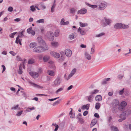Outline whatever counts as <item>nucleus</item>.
<instances>
[{
  "label": "nucleus",
  "mask_w": 131,
  "mask_h": 131,
  "mask_svg": "<svg viewBox=\"0 0 131 131\" xmlns=\"http://www.w3.org/2000/svg\"><path fill=\"white\" fill-rule=\"evenodd\" d=\"M48 49V46H46V47H44L38 46L34 48L33 51L37 53H40L45 50H47Z\"/></svg>",
  "instance_id": "nucleus-1"
},
{
  "label": "nucleus",
  "mask_w": 131,
  "mask_h": 131,
  "mask_svg": "<svg viewBox=\"0 0 131 131\" xmlns=\"http://www.w3.org/2000/svg\"><path fill=\"white\" fill-rule=\"evenodd\" d=\"M99 9L101 10H104L107 6V3L102 1H99L97 3Z\"/></svg>",
  "instance_id": "nucleus-2"
},
{
  "label": "nucleus",
  "mask_w": 131,
  "mask_h": 131,
  "mask_svg": "<svg viewBox=\"0 0 131 131\" xmlns=\"http://www.w3.org/2000/svg\"><path fill=\"white\" fill-rule=\"evenodd\" d=\"M129 26L128 25L123 24L121 23L116 24L114 26V28L115 29H126L128 28Z\"/></svg>",
  "instance_id": "nucleus-3"
},
{
  "label": "nucleus",
  "mask_w": 131,
  "mask_h": 131,
  "mask_svg": "<svg viewBox=\"0 0 131 131\" xmlns=\"http://www.w3.org/2000/svg\"><path fill=\"white\" fill-rule=\"evenodd\" d=\"M104 19L105 23L104 21H102L101 25L103 27H105L107 25H110L112 22L111 19L107 18L105 17H104Z\"/></svg>",
  "instance_id": "nucleus-4"
},
{
  "label": "nucleus",
  "mask_w": 131,
  "mask_h": 131,
  "mask_svg": "<svg viewBox=\"0 0 131 131\" xmlns=\"http://www.w3.org/2000/svg\"><path fill=\"white\" fill-rule=\"evenodd\" d=\"M37 40L38 41L39 45L42 47H46L48 46L46 45L44 40L41 37H38L37 38Z\"/></svg>",
  "instance_id": "nucleus-5"
},
{
  "label": "nucleus",
  "mask_w": 131,
  "mask_h": 131,
  "mask_svg": "<svg viewBox=\"0 0 131 131\" xmlns=\"http://www.w3.org/2000/svg\"><path fill=\"white\" fill-rule=\"evenodd\" d=\"M61 81L62 80L60 77H58L53 82V84L52 86L54 87L58 86L60 85Z\"/></svg>",
  "instance_id": "nucleus-6"
},
{
  "label": "nucleus",
  "mask_w": 131,
  "mask_h": 131,
  "mask_svg": "<svg viewBox=\"0 0 131 131\" xmlns=\"http://www.w3.org/2000/svg\"><path fill=\"white\" fill-rule=\"evenodd\" d=\"M53 35V33L52 32H49L47 34V37L49 41H51L54 40V37Z\"/></svg>",
  "instance_id": "nucleus-7"
},
{
  "label": "nucleus",
  "mask_w": 131,
  "mask_h": 131,
  "mask_svg": "<svg viewBox=\"0 0 131 131\" xmlns=\"http://www.w3.org/2000/svg\"><path fill=\"white\" fill-rule=\"evenodd\" d=\"M29 73L31 76L35 79L37 78L39 76L38 74L36 72H30Z\"/></svg>",
  "instance_id": "nucleus-8"
},
{
  "label": "nucleus",
  "mask_w": 131,
  "mask_h": 131,
  "mask_svg": "<svg viewBox=\"0 0 131 131\" xmlns=\"http://www.w3.org/2000/svg\"><path fill=\"white\" fill-rule=\"evenodd\" d=\"M50 54L52 56L56 58H59L60 57V54L55 52L51 51Z\"/></svg>",
  "instance_id": "nucleus-9"
},
{
  "label": "nucleus",
  "mask_w": 131,
  "mask_h": 131,
  "mask_svg": "<svg viewBox=\"0 0 131 131\" xmlns=\"http://www.w3.org/2000/svg\"><path fill=\"white\" fill-rule=\"evenodd\" d=\"M72 54V51L70 49H67L65 50V54L68 57H70Z\"/></svg>",
  "instance_id": "nucleus-10"
},
{
  "label": "nucleus",
  "mask_w": 131,
  "mask_h": 131,
  "mask_svg": "<svg viewBox=\"0 0 131 131\" xmlns=\"http://www.w3.org/2000/svg\"><path fill=\"white\" fill-rule=\"evenodd\" d=\"M29 83L33 87L38 89H42L43 87L37 84L33 83L31 82H30Z\"/></svg>",
  "instance_id": "nucleus-11"
},
{
  "label": "nucleus",
  "mask_w": 131,
  "mask_h": 131,
  "mask_svg": "<svg viewBox=\"0 0 131 131\" xmlns=\"http://www.w3.org/2000/svg\"><path fill=\"white\" fill-rule=\"evenodd\" d=\"M76 71V69L75 68L73 69L71 71V73L70 74L68 77L67 80H68L73 75Z\"/></svg>",
  "instance_id": "nucleus-12"
},
{
  "label": "nucleus",
  "mask_w": 131,
  "mask_h": 131,
  "mask_svg": "<svg viewBox=\"0 0 131 131\" xmlns=\"http://www.w3.org/2000/svg\"><path fill=\"white\" fill-rule=\"evenodd\" d=\"M77 35V34L76 33L74 32L70 35L69 38L72 40L75 38Z\"/></svg>",
  "instance_id": "nucleus-13"
},
{
  "label": "nucleus",
  "mask_w": 131,
  "mask_h": 131,
  "mask_svg": "<svg viewBox=\"0 0 131 131\" xmlns=\"http://www.w3.org/2000/svg\"><path fill=\"white\" fill-rule=\"evenodd\" d=\"M19 38L20 36L19 35H18L16 38L15 43L17 44L19 43L20 45H21L22 43H21V41H22V39H19Z\"/></svg>",
  "instance_id": "nucleus-14"
},
{
  "label": "nucleus",
  "mask_w": 131,
  "mask_h": 131,
  "mask_svg": "<svg viewBox=\"0 0 131 131\" xmlns=\"http://www.w3.org/2000/svg\"><path fill=\"white\" fill-rule=\"evenodd\" d=\"M119 104V101L117 99H115L113 100L112 104L113 107H115V106L118 105Z\"/></svg>",
  "instance_id": "nucleus-15"
},
{
  "label": "nucleus",
  "mask_w": 131,
  "mask_h": 131,
  "mask_svg": "<svg viewBox=\"0 0 131 131\" xmlns=\"http://www.w3.org/2000/svg\"><path fill=\"white\" fill-rule=\"evenodd\" d=\"M85 58L88 60H90L91 58V56L87 52H85L84 53Z\"/></svg>",
  "instance_id": "nucleus-16"
},
{
  "label": "nucleus",
  "mask_w": 131,
  "mask_h": 131,
  "mask_svg": "<svg viewBox=\"0 0 131 131\" xmlns=\"http://www.w3.org/2000/svg\"><path fill=\"white\" fill-rule=\"evenodd\" d=\"M87 11L86 9L85 8H83L82 9H81L80 10H79L78 12V14H85Z\"/></svg>",
  "instance_id": "nucleus-17"
},
{
  "label": "nucleus",
  "mask_w": 131,
  "mask_h": 131,
  "mask_svg": "<svg viewBox=\"0 0 131 131\" xmlns=\"http://www.w3.org/2000/svg\"><path fill=\"white\" fill-rule=\"evenodd\" d=\"M85 4L87 5L93 9L96 8L98 7V6L97 5H92L87 2H85Z\"/></svg>",
  "instance_id": "nucleus-18"
},
{
  "label": "nucleus",
  "mask_w": 131,
  "mask_h": 131,
  "mask_svg": "<svg viewBox=\"0 0 131 131\" xmlns=\"http://www.w3.org/2000/svg\"><path fill=\"white\" fill-rule=\"evenodd\" d=\"M102 97L100 95H98L96 96L95 97V100L97 101H100L102 100Z\"/></svg>",
  "instance_id": "nucleus-19"
},
{
  "label": "nucleus",
  "mask_w": 131,
  "mask_h": 131,
  "mask_svg": "<svg viewBox=\"0 0 131 131\" xmlns=\"http://www.w3.org/2000/svg\"><path fill=\"white\" fill-rule=\"evenodd\" d=\"M89 107L90 104H87L85 105H83L81 107V109L83 110L86 109L88 110L89 109Z\"/></svg>",
  "instance_id": "nucleus-20"
},
{
  "label": "nucleus",
  "mask_w": 131,
  "mask_h": 131,
  "mask_svg": "<svg viewBox=\"0 0 131 131\" xmlns=\"http://www.w3.org/2000/svg\"><path fill=\"white\" fill-rule=\"evenodd\" d=\"M124 111L125 112V113H126V114L127 115L131 114V110L130 109H125Z\"/></svg>",
  "instance_id": "nucleus-21"
},
{
  "label": "nucleus",
  "mask_w": 131,
  "mask_h": 131,
  "mask_svg": "<svg viewBox=\"0 0 131 131\" xmlns=\"http://www.w3.org/2000/svg\"><path fill=\"white\" fill-rule=\"evenodd\" d=\"M50 59L48 55L45 56L43 58V61L44 62L48 61Z\"/></svg>",
  "instance_id": "nucleus-22"
},
{
  "label": "nucleus",
  "mask_w": 131,
  "mask_h": 131,
  "mask_svg": "<svg viewBox=\"0 0 131 131\" xmlns=\"http://www.w3.org/2000/svg\"><path fill=\"white\" fill-rule=\"evenodd\" d=\"M78 32H80L81 34L82 35H84L85 34L84 31L83 30H82L79 27L78 30Z\"/></svg>",
  "instance_id": "nucleus-23"
},
{
  "label": "nucleus",
  "mask_w": 131,
  "mask_h": 131,
  "mask_svg": "<svg viewBox=\"0 0 131 131\" xmlns=\"http://www.w3.org/2000/svg\"><path fill=\"white\" fill-rule=\"evenodd\" d=\"M87 97H88V101L91 102L92 101V100L93 98V96L92 94H91V95Z\"/></svg>",
  "instance_id": "nucleus-24"
},
{
  "label": "nucleus",
  "mask_w": 131,
  "mask_h": 131,
  "mask_svg": "<svg viewBox=\"0 0 131 131\" xmlns=\"http://www.w3.org/2000/svg\"><path fill=\"white\" fill-rule=\"evenodd\" d=\"M126 113L123 112L119 116V117L121 118L124 119L123 118H125V119H126Z\"/></svg>",
  "instance_id": "nucleus-25"
},
{
  "label": "nucleus",
  "mask_w": 131,
  "mask_h": 131,
  "mask_svg": "<svg viewBox=\"0 0 131 131\" xmlns=\"http://www.w3.org/2000/svg\"><path fill=\"white\" fill-rule=\"evenodd\" d=\"M47 73L50 76H53L54 75V72L52 70H48Z\"/></svg>",
  "instance_id": "nucleus-26"
},
{
  "label": "nucleus",
  "mask_w": 131,
  "mask_h": 131,
  "mask_svg": "<svg viewBox=\"0 0 131 131\" xmlns=\"http://www.w3.org/2000/svg\"><path fill=\"white\" fill-rule=\"evenodd\" d=\"M80 26L81 27L87 26H88V24L87 23H83L81 22H79Z\"/></svg>",
  "instance_id": "nucleus-27"
},
{
  "label": "nucleus",
  "mask_w": 131,
  "mask_h": 131,
  "mask_svg": "<svg viewBox=\"0 0 131 131\" xmlns=\"http://www.w3.org/2000/svg\"><path fill=\"white\" fill-rule=\"evenodd\" d=\"M127 103L125 101L122 102L121 104V106L123 107H125Z\"/></svg>",
  "instance_id": "nucleus-28"
},
{
  "label": "nucleus",
  "mask_w": 131,
  "mask_h": 131,
  "mask_svg": "<svg viewBox=\"0 0 131 131\" xmlns=\"http://www.w3.org/2000/svg\"><path fill=\"white\" fill-rule=\"evenodd\" d=\"M28 63L29 64H33L35 63V61L32 59H29Z\"/></svg>",
  "instance_id": "nucleus-29"
},
{
  "label": "nucleus",
  "mask_w": 131,
  "mask_h": 131,
  "mask_svg": "<svg viewBox=\"0 0 131 131\" xmlns=\"http://www.w3.org/2000/svg\"><path fill=\"white\" fill-rule=\"evenodd\" d=\"M60 31L59 30H56L54 32L55 36V37H57L58 36L59 34Z\"/></svg>",
  "instance_id": "nucleus-30"
},
{
  "label": "nucleus",
  "mask_w": 131,
  "mask_h": 131,
  "mask_svg": "<svg viewBox=\"0 0 131 131\" xmlns=\"http://www.w3.org/2000/svg\"><path fill=\"white\" fill-rule=\"evenodd\" d=\"M97 122L96 119H93L92 121L91 125L93 126L95 125Z\"/></svg>",
  "instance_id": "nucleus-31"
},
{
  "label": "nucleus",
  "mask_w": 131,
  "mask_h": 131,
  "mask_svg": "<svg viewBox=\"0 0 131 131\" xmlns=\"http://www.w3.org/2000/svg\"><path fill=\"white\" fill-rule=\"evenodd\" d=\"M56 6V4L55 3H54L53 5L52 6V7L51 9V12L53 13L54 12V8Z\"/></svg>",
  "instance_id": "nucleus-32"
},
{
  "label": "nucleus",
  "mask_w": 131,
  "mask_h": 131,
  "mask_svg": "<svg viewBox=\"0 0 131 131\" xmlns=\"http://www.w3.org/2000/svg\"><path fill=\"white\" fill-rule=\"evenodd\" d=\"M99 92V90H98L95 89L94 90L93 92H91L90 94H95L96 93H98Z\"/></svg>",
  "instance_id": "nucleus-33"
},
{
  "label": "nucleus",
  "mask_w": 131,
  "mask_h": 131,
  "mask_svg": "<svg viewBox=\"0 0 131 131\" xmlns=\"http://www.w3.org/2000/svg\"><path fill=\"white\" fill-rule=\"evenodd\" d=\"M45 21L43 19H39L36 21V22L38 23H44Z\"/></svg>",
  "instance_id": "nucleus-34"
},
{
  "label": "nucleus",
  "mask_w": 131,
  "mask_h": 131,
  "mask_svg": "<svg viewBox=\"0 0 131 131\" xmlns=\"http://www.w3.org/2000/svg\"><path fill=\"white\" fill-rule=\"evenodd\" d=\"M25 31L24 30H22L21 32L18 33L19 34V35L20 36V37L22 38L24 36L23 33Z\"/></svg>",
  "instance_id": "nucleus-35"
},
{
  "label": "nucleus",
  "mask_w": 131,
  "mask_h": 131,
  "mask_svg": "<svg viewBox=\"0 0 131 131\" xmlns=\"http://www.w3.org/2000/svg\"><path fill=\"white\" fill-rule=\"evenodd\" d=\"M17 33V32H15L12 33L9 35V37L11 38H13L14 37V35Z\"/></svg>",
  "instance_id": "nucleus-36"
},
{
  "label": "nucleus",
  "mask_w": 131,
  "mask_h": 131,
  "mask_svg": "<svg viewBox=\"0 0 131 131\" xmlns=\"http://www.w3.org/2000/svg\"><path fill=\"white\" fill-rule=\"evenodd\" d=\"M100 104L99 103H97L96 104L95 108L96 110H98L100 108Z\"/></svg>",
  "instance_id": "nucleus-37"
},
{
  "label": "nucleus",
  "mask_w": 131,
  "mask_h": 131,
  "mask_svg": "<svg viewBox=\"0 0 131 131\" xmlns=\"http://www.w3.org/2000/svg\"><path fill=\"white\" fill-rule=\"evenodd\" d=\"M16 60L18 61H22L23 60L20 58V57L19 56H17L16 57Z\"/></svg>",
  "instance_id": "nucleus-38"
},
{
  "label": "nucleus",
  "mask_w": 131,
  "mask_h": 131,
  "mask_svg": "<svg viewBox=\"0 0 131 131\" xmlns=\"http://www.w3.org/2000/svg\"><path fill=\"white\" fill-rule=\"evenodd\" d=\"M60 101H61V100H58L57 101H56L55 102L53 103L52 104V105L53 106H54L58 104L59 103Z\"/></svg>",
  "instance_id": "nucleus-39"
},
{
  "label": "nucleus",
  "mask_w": 131,
  "mask_h": 131,
  "mask_svg": "<svg viewBox=\"0 0 131 131\" xmlns=\"http://www.w3.org/2000/svg\"><path fill=\"white\" fill-rule=\"evenodd\" d=\"M35 45V43H31L29 45L30 47L31 48H33L34 47Z\"/></svg>",
  "instance_id": "nucleus-40"
},
{
  "label": "nucleus",
  "mask_w": 131,
  "mask_h": 131,
  "mask_svg": "<svg viewBox=\"0 0 131 131\" xmlns=\"http://www.w3.org/2000/svg\"><path fill=\"white\" fill-rule=\"evenodd\" d=\"M51 45L54 47H56L58 45V42H52L51 43Z\"/></svg>",
  "instance_id": "nucleus-41"
},
{
  "label": "nucleus",
  "mask_w": 131,
  "mask_h": 131,
  "mask_svg": "<svg viewBox=\"0 0 131 131\" xmlns=\"http://www.w3.org/2000/svg\"><path fill=\"white\" fill-rule=\"evenodd\" d=\"M63 90V88H61L58 89L55 92L56 94H58V92H60Z\"/></svg>",
  "instance_id": "nucleus-42"
},
{
  "label": "nucleus",
  "mask_w": 131,
  "mask_h": 131,
  "mask_svg": "<svg viewBox=\"0 0 131 131\" xmlns=\"http://www.w3.org/2000/svg\"><path fill=\"white\" fill-rule=\"evenodd\" d=\"M19 74H21L23 73L22 68L21 67H19V70L18 71Z\"/></svg>",
  "instance_id": "nucleus-43"
},
{
  "label": "nucleus",
  "mask_w": 131,
  "mask_h": 131,
  "mask_svg": "<svg viewBox=\"0 0 131 131\" xmlns=\"http://www.w3.org/2000/svg\"><path fill=\"white\" fill-rule=\"evenodd\" d=\"M78 118L79 119V121L80 123L81 124H83L84 123L83 120V118L81 117H78Z\"/></svg>",
  "instance_id": "nucleus-44"
},
{
  "label": "nucleus",
  "mask_w": 131,
  "mask_h": 131,
  "mask_svg": "<svg viewBox=\"0 0 131 131\" xmlns=\"http://www.w3.org/2000/svg\"><path fill=\"white\" fill-rule=\"evenodd\" d=\"M32 30L31 27H30L27 30V32L28 34H31Z\"/></svg>",
  "instance_id": "nucleus-45"
},
{
  "label": "nucleus",
  "mask_w": 131,
  "mask_h": 131,
  "mask_svg": "<svg viewBox=\"0 0 131 131\" xmlns=\"http://www.w3.org/2000/svg\"><path fill=\"white\" fill-rule=\"evenodd\" d=\"M75 11L74 8H72L70 9V12L71 14H74V13Z\"/></svg>",
  "instance_id": "nucleus-46"
},
{
  "label": "nucleus",
  "mask_w": 131,
  "mask_h": 131,
  "mask_svg": "<svg viewBox=\"0 0 131 131\" xmlns=\"http://www.w3.org/2000/svg\"><path fill=\"white\" fill-rule=\"evenodd\" d=\"M105 34V33L103 32H102L100 34H99L98 35H97L95 36L96 37H99L101 36H102L104 35Z\"/></svg>",
  "instance_id": "nucleus-47"
},
{
  "label": "nucleus",
  "mask_w": 131,
  "mask_h": 131,
  "mask_svg": "<svg viewBox=\"0 0 131 131\" xmlns=\"http://www.w3.org/2000/svg\"><path fill=\"white\" fill-rule=\"evenodd\" d=\"M30 10L32 12H34L36 10V9L34 6H30Z\"/></svg>",
  "instance_id": "nucleus-48"
},
{
  "label": "nucleus",
  "mask_w": 131,
  "mask_h": 131,
  "mask_svg": "<svg viewBox=\"0 0 131 131\" xmlns=\"http://www.w3.org/2000/svg\"><path fill=\"white\" fill-rule=\"evenodd\" d=\"M13 10V8L11 6H10L8 8V10L10 12H12Z\"/></svg>",
  "instance_id": "nucleus-49"
},
{
  "label": "nucleus",
  "mask_w": 131,
  "mask_h": 131,
  "mask_svg": "<svg viewBox=\"0 0 131 131\" xmlns=\"http://www.w3.org/2000/svg\"><path fill=\"white\" fill-rule=\"evenodd\" d=\"M22 113L23 111H21L20 112H18L16 114V115L17 116H20L22 114Z\"/></svg>",
  "instance_id": "nucleus-50"
},
{
  "label": "nucleus",
  "mask_w": 131,
  "mask_h": 131,
  "mask_svg": "<svg viewBox=\"0 0 131 131\" xmlns=\"http://www.w3.org/2000/svg\"><path fill=\"white\" fill-rule=\"evenodd\" d=\"M123 77V75H122L121 74H119L117 78L121 80L122 79Z\"/></svg>",
  "instance_id": "nucleus-51"
},
{
  "label": "nucleus",
  "mask_w": 131,
  "mask_h": 131,
  "mask_svg": "<svg viewBox=\"0 0 131 131\" xmlns=\"http://www.w3.org/2000/svg\"><path fill=\"white\" fill-rule=\"evenodd\" d=\"M65 23L64 19V18H62L60 24L61 25H64L63 24H64Z\"/></svg>",
  "instance_id": "nucleus-52"
},
{
  "label": "nucleus",
  "mask_w": 131,
  "mask_h": 131,
  "mask_svg": "<svg viewBox=\"0 0 131 131\" xmlns=\"http://www.w3.org/2000/svg\"><path fill=\"white\" fill-rule=\"evenodd\" d=\"M34 109L35 108L33 107L31 108H28L27 110L28 112H30L31 110H34Z\"/></svg>",
  "instance_id": "nucleus-53"
},
{
  "label": "nucleus",
  "mask_w": 131,
  "mask_h": 131,
  "mask_svg": "<svg viewBox=\"0 0 131 131\" xmlns=\"http://www.w3.org/2000/svg\"><path fill=\"white\" fill-rule=\"evenodd\" d=\"M59 98V97H57L54 99H49L48 100L49 101H53L56 100Z\"/></svg>",
  "instance_id": "nucleus-54"
},
{
  "label": "nucleus",
  "mask_w": 131,
  "mask_h": 131,
  "mask_svg": "<svg viewBox=\"0 0 131 131\" xmlns=\"http://www.w3.org/2000/svg\"><path fill=\"white\" fill-rule=\"evenodd\" d=\"M107 83V81L105 79H104L102 82V84H105Z\"/></svg>",
  "instance_id": "nucleus-55"
},
{
  "label": "nucleus",
  "mask_w": 131,
  "mask_h": 131,
  "mask_svg": "<svg viewBox=\"0 0 131 131\" xmlns=\"http://www.w3.org/2000/svg\"><path fill=\"white\" fill-rule=\"evenodd\" d=\"M124 88H123L122 90H120L119 92V94L120 95H122L124 92Z\"/></svg>",
  "instance_id": "nucleus-56"
},
{
  "label": "nucleus",
  "mask_w": 131,
  "mask_h": 131,
  "mask_svg": "<svg viewBox=\"0 0 131 131\" xmlns=\"http://www.w3.org/2000/svg\"><path fill=\"white\" fill-rule=\"evenodd\" d=\"M94 116L97 118H99L100 117V116L99 114L96 113L94 114Z\"/></svg>",
  "instance_id": "nucleus-57"
},
{
  "label": "nucleus",
  "mask_w": 131,
  "mask_h": 131,
  "mask_svg": "<svg viewBox=\"0 0 131 131\" xmlns=\"http://www.w3.org/2000/svg\"><path fill=\"white\" fill-rule=\"evenodd\" d=\"M9 53L12 54L13 56H15L16 54V53L12 51H10Z\"/></svg>",
  "instance_id": "nucleus-58"
},
{
  "label": "nucleus",
  "mask_w": 131,
  "mask_h": 131,
  "mask_svg": "<svg viewBox=\"0 0 131 131\" xmlns=\"http://www.w3.org/2000/svg\"><path fill=\"white\" fill-rule=\"evenodd\" d=\"M18 106H19V105H16V106H15L14 107H12L11 108V109L12 110H13V109L16 110L18 107Z\"/></svg>",
  "instance_id": "nucleus-59"
},
{
  "label": "nucleus",
  "mask_w": 131,
  "mask_h": 131,
  "mask_svg": "<svg viewBox=\"0 0 131 131\" xmlns=\"http://www.w3.org/2000/svg\"><path fill=\"white\" fill-rule=\"evenodd\" d=\"M65 55L64 56H61V58L60 60L61 61H63L64 59H65Z\"/></svg>",
  "instance_id": "nucleus-60"
},
{
  "label": "nucleus",
  "mask_w": 131,
  "mask_h": 131,
  "mask_svg": "<svg viewBox=\"0 0 131 131\" xmlns=\"http://www.w3.org/2000/svg\"><path fill=\"white\" fill-rule=\"evenodd\" d=\"M88 113V112L87 111H84L83 113V115L84 116H86Z\"/></svg>",
  "instance_id": "nucleus-61"
},
{
  "label": "nucleus",
  "mask_w": 131,
  "mask_h": 131,
  "mask_svg": "<svg viewBox=\"0 0 131 131\" xmlns=\"http://www.w3.org/2000/svg\"><path fill=\"white\" fill-rule=\"evenodd\" d=\"M1 66L3 68L2 73H3V72L5 70L6 68L5 66L3 65H2Z\"/></svg>",
  "instance_id": "nucleus-62"
},
{
  "label": "nucleus",
  "mask_w": 131,
  "mask_h": 131,
  "mask_svg": "<svg viewBox=\"0 0 131 131\" xmlns=\"http://www.w3.org/2000/svg\"><path fill=\"white\" fill-rule=\"evenodd\" d=\"M113 128H114V130L115 131H118V130L117 128L116 127H115L114 126H112Z\"/></svg>",
  "instance_id": "nucleus-63"
},
{
  "label": "nucleus",
  "mask_w": 131,
  "mask_h": 131,
  "mask_svg": "<svg viewBox=\"0 0 131 131\" xmlns=\"http://www.w3.org/2000/svg\"><path fill=\"white\" fill-rule=\"evenodd\" d=\"M55 128L54 129V131H57L59 128V126L58 125H56L55 126Z\"/></svg>",
  "instance_id": "nucleus-64"
}]
</instances>
